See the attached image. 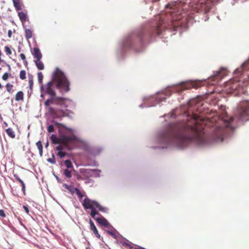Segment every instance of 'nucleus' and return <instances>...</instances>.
<instances>
[{
  "label": "nucleus",
  "mask_w": 249,
  "mask_h": 249,
  "mask_svg": "<svg viewBox=\"0 0 249 249\" xmlns=\"http://www.w3.org/2000/svg\"><path fill=\"white\" fill-rule=\"evenodd\" d=\"M223 136V129L220 126L217 127L212 136L207 137L197 129L196 126L182 124L175 125L163 132L160 135V139L163 143H174L183 147L193 142L199 145L222 142Z\"/></svg>",
  "instance_id": "obj_1"
},
{
  "label": "nucleus",
  "mask_w": 249,
  "mask_h": 249,
  "mask_svg": "<svg viewBox=\"0 0 249 249\" xmlns=\"http://www.w3.org/2000/svg\"><path fill=\"white\" fill-rule=\"evenodd\" d=\"M53 83L61 90L67 92L70 91V82L64 74L58 68H56L53 80L49 82L41 89L45 94L51 96L50 98L46 100L44 106L48 112L53 118H62L70 116L72 112L68 108L73 106L72 101L67 98L56 96L55 92L53 89Z\"/></svg>",
  "instance_id": "obj_2"
},
{
  "label": "nucleus",
  "mask_w": 249,
  "mask_h": 249,
  "mask_svg": "<svg viewBox=\"0 0 249 249\" xmlns=\"http://www.w3.org/2000/svg\"><path fill=\"white\" fill-rule=\"evenodd\" d=\"M158 18L160 20L155 26L151 27L148 31L141 30L138 32L137 35L141 41H142V38L145 36L150 37L158 36L163 31L165 27V22L160 17L158 16Z\"/></svg>",
  "instance_id": "obj_3"
},
{
  "label": "nucleus",
  "mask_w": 249,
  "mask_h": 249,
  "mask_svg": "<svg viewBox=\"0 0 249 249\" xmlns=\"http://www.w3.org/2000/svg\"><path fill=\"white\" fill-rule=\"evenodd\" d=\"M51 140L54 144H63L68 150L72 149L76 144V137L73 135L69 137L63 136L58 138L55 135H52Z\"/></svg>",
  "instance_id": "obj_4"
},
{
  "label": "nucleus",
  "mask_w": 249,
  "mask_h": 249,
  "mask_svg": "<svg viewBox=\"0 0 249 249\" xmlns=\"http://www.w3.org/2000/svg\"><path fill=\"white\" fill-rule=\"evenodd\" d=\"M82 205L86 210L91 209L90 214L95 219H96L95 218V215L98 213L96 211L95 208L98 209L99 211L102 212H105V208L100 205L97 201L91 200L88 197H86L84 199Z\"/></svg>",
  "instance_id": "obj_5"
},
{
  "label": "nucleus",
  "mask_w": 249,
  "mask_h": 249,
  "mask_svg": "<svg viewBox=\"0 0 249 249\" xmlns=\"http://www.w3.org/2000/svg\"><path fill=\"white\" fill-rule=\"evenodd\" d=\"M166 8H169V10H167V12L169 13L171 16L173 18V20L171 22L172 25L174 27L178 26V25L176 24L175 22L179 20L181 18V11H180V9L181 8V4L175 2L174 4H168L166 6Z\"/></svg>",
  "instance_id": "obj_6"
},
{
  "label": "nucleus",
  "mask_w": 249,
  "mask_h": 249,
  "mask_svg": "<svg viewBox=\"0 0 249 249\" xmlns=\"http://www.w3.org/2000/svg\"><path fill=\"white\" fill-rule=\"evenodd\" d=\"M236 115L238 119L242 121L249 120V101L245 100L240 103Z\"/></svg>",
  "instance_id": "obj_7"
},
{
  "label": "nucleus",
  "mask_w": 249,
  "mask_h": 249,
  "mask_svg": "<svg viewBox=\"0 0 249 249\" xmlns=\"http://www.w3.org/2000/svg\"><path fill=\"white\" fill-rule=\"evenodd\" d=\"M229 92L234 93L235 95L239 96L242 94H245L246 92V87L244 83L240 81L232 82L230 85Z\"/></svg>",
  "instance_id": "obj_8"
},
{
  "label": "nucleus",
  "mask_w": 249,
  "mask_h": 249,
  "mask_svg": "<svg viewBox=\"0 0 249 249\" xmlns=\"http://www.w3.org/2000/svg\"><path fill=\"white\" fill-rule=\"evenodd\" d=\"M199 87L198 84L195 82L182 83L178 86L177 91L178 92H181L182 91L191 89V88L197 89Z\"/></svg>",
  "instance_id": "obj_9"
},
{
  "label": "nucleus",
  "mask_w": 249,
  "mask_h": 249,
  "mask_svg": "<svg viewBox=\"0 0 249 249\" xmlns=\"http://www.w3.org/2000/svg\"><path fill=\"white\" fill-rule=\"evenodd\" d=\"M196 6L195 7L196 9H204L206 10L207 8H210L211 3L212 2V0H193Z\"/></svg>",
  "instance_id": "obj_10"
},
{
  "label": "nucleus",
  "mask_w": 249,
  "mask_h": 249,
  "mask_svg": "<svg viewBox=\"0 0 249 249\" xmlns=\"http://www.w3.org/2000/svg\"><path fill=\"white\" fill-rule=\"evenodd\" d=\"M249 70V59L244 63L240 68L237 69L234 72L235 73H240L241 75L243 74V71Z\"/></svg>",
  "instance_id": "obj_11"
},
{
  "label": "nucleus",
  "mask_w": 249,
  "mask_h": 249,
  "mask_svg": "<svg viewBox=\"0 0 249 249\" xmlns=\"http://www.w3.org/2000/svg\"><path fill=\"white\" fill-rule=\"evenodd\" d=\"M226 71L225 69L222 68L219 71H216L214 78L216 79H220L226 75Z\"/></svg>",
  "instance_id": "obj_12"
},
{
  "label": "nucleus",
  "mask_w": 249,
  "mask_h": 249,
  "mask_svg": "<svg viewBox=\"0 0 249 249\" xmlns=\"http://www.w3.org/2000/svg\"><path fill=\"white\" fill-rule=\"evenodd\" d=\"M89 224L90 230L93 231V233L95 234L96 237H97L98 238H100V235L98 233L97 228L95 227L93 222L91 220H89Z\"/></svg>",
  "instance_id": "obj_13"
},
{
  "label": "nucleus",
  "mask_w": 249,
  "mask_h": 249,
  "mask_svg": "<svg viewBox=\"0 0 249 249\" xmlns=\"http://www.w3.org/2000/svg\"><path fill=\"white\" fill-rule=\"evenodd\" d=\"M97 222L99 223L101 225L107 227L109 225V222L107 221V220L105 218L103 217H99V218H96L95 219Z\"/></svg>",
  "instance_id": "obj_14"
},
{
  "label": "nucleus",
  "mask_w": 249,
  "mask_h": 249,
  "mask_svg": "<svg viewBox=\"0 0 249 249\" xmlns=\"http://www.w3.org/2000/svg\"><path fill=\"white\" fill-rule=\"evenodd\" d=\"M33 54L36 59H41L42 56L40 51L38 48L33 49Z\"/></svg>",
  "instance_id": "obj_15"
},
{
  "label": "nucleus",
  "mask_w": 249,
  "mask_h": 249,
  "mask_svg": "<svg viewBox=\"0 0 249 249\" xmlns=\"http://www.w3.org/2000/svg\"><path fill=\"white\" fill-rule=\"evenodd\" d=\"M41 59H36L35 63L37 69L39 70H42L44 69V65Z\"/></svg>",
  "instance_id": "obj_16"
},
{
  "label": "nucleus",
  "mask_w": 249,
  "mask_h": 249,
  "mask_svg": "<svg viewBox=\"0 0 249 249\" xmlns=\"http://www.w3.org/2000/svg\"><path fill=\"white\" fill-rule=\"evenodd\" d=\"M18 16L20 21L22 22V23L26 21L27 18V16L26 14H25L23 12H18Z\"/></svg>",
  "instance_id": "obj_17"
},
{
  "label": "nucleus",
  "mask_w": 249,
  "mask_h": 249,
  "mask_svg": "<svg viewBox=\"0 0 249 249\" xmlns=\"http://www.w3.org/2000/svg\"><path fill=\"white\" fill-rule=\"evenodd\" d=\"M5 131L9 137L12 139H14L16 137L15 133L12 128H8L6 129Z\"/></svg>",
  "instance_id": "obj_18"
},
{
  "label": "nucleus",
  "mask_w": 249,
  "mask_h": 249,
  "mask_svg": "<svg viewBox=\"0 0 249 249\" xmlns=\"http://www.w3.org/2000/svg\"><path fill=\"white\" fill-rule=\"evenodd\" d=\"M24 94L22 91H20L17 93L15 96L16 101H22L23 100Z\"/></svg>",
  "instance_id": "obj_19"
},
{
  "label": "nucleus",
  "mask_w": 249,
  "mask_h": 249,
  "mask_svg": "<svg viewBox=\"0 0 249 249\" xmlns=\"http://www.w3.org/2000/svg\"><path fill=\"white\" fill-rule=\"evenodd\" d=\"M25 36L26 39H29L32 37L33 33L32 31L29 29H25Z\"/></svg>",
  "instance_id": "obj_20"
},
{
  "label": "nucleus",
  "mask_w": 249,
  "mask_h": 249,
  "mask_svg": "<svg viewBox=\"0 0 249 249\" xmlns=\"http://www.w3.org/2000/svg\"><path fill=\"white\" fill-rule=\"evenodd\" d=\"M36 146H37L38 150L40 156L41 157L43 155V146L41 141H38L36 143Z\"/></svg>",
  "instance_id": "obj_21"
},
{
  "label": "nucleus",
  "mask_w": 249,
  "mask_h": 249,
  "mask_svg": "<svg viewBox=\"0 0 249 249\" xmlns=\"http://www.w3.org/2000/svg\"><path fill=\"white\" fill-rule=\"evenodd\" d=\"M70 169H66L64 170L63 174L67 178H71L72 177L71 170Z\"/></svg>",
  "instance_id": "obj_22"
},
{
  "label": "nucleus",
  "mask_w": 249,
  "mask_h": 249,
  "mask_svg": "<svg viewBox=\"0 0 249 249\" xmlns=\"http://www.w3.org/2000/svg\"><path fill=\"white\" fill-rule=\"evenodd\" d=\"M64 163L67 169H73V166L70 160H67L64 161Z\"/></svg>",
  "instance_id": "obj_23"
},
{
  "label": "nucleus",
  "mask_w": 249,
  "mask_h": 249,
  "mask_svg": "<svg viewBox=\"0 0 249 249\" xmlns=\"http://www.w3.org/2000/svg\"><path fill=\"white\" fill-rule=\"evenodd\" d=\"M13 2L16 10H20L21 8L19 0H14Z\"/></svg>",
  "instance_id": "obj_24"
},
{
  "label": "nucleus",
  "mask_w": 249,
  "mask_h": 249,
  "mask_svg": "<svg viewBox=\"0 0 249 249\" xmlns=\"http://www.w3.org/2000/svg\"><path fill=\"white\" fill-rule=\"evenodd\" d=\"M74 190L75 191L79 199L81 200L84 196V195L77 188H74Z\"/></svg>",
  "instance_id": "obj_25"
},
{
  "label": "nucleus",
  "mask_w": 249,
  "mask_h": 249,
  "mask_svg": "<svg viewBox=\"0 0 249 249\" xmlns=\"http://www.w3.org/2000/svg\"><path fill=\"white\" fill-rule=\"evenodd\" d=\"M47 161L49 162L52 163V164H55L56 163L55 158V156L53 154H52V157L48 158L47 160Z\"/></svg>",
  "instance_id": "obj_26"
},
{
  "label": "nucleus",
  "mask_w": 249,
  "mask_h": 249,
  "mask_svg": "<svg viewBox=\"0 0 249 249\" xmlns=\"http://www.w3.org/2000/svg\"><path fill=\"white\" fill-rule=\"evenodd\" d=\"M5 87L6 88V90L8 92L12 93L13 92L12 89H13V86L12 85H11L10 83H7Z\"/></svg>",
  "instance_id": "obj_27"
},
{
  "label": "nucleus",
  "mask_w": 249,
  "mask_h": 249,
  "mask_svg": "<svg viewBox=\"0 0 249 249\" xmlns=\"http://www.w3.org/2000/svg\"><path fill=\"white\" fill-rule=\"evenodd\" d=\"M4 51H5L6 54L8 55H10L12 54L11 49L8 46H6L4 47Z\"/></svg>",
  "instance_id": "obj_28"
},
{
  "label": "nucleus",
  "mask_w": 249,
  "mask_h": 249,
  "mask_svg": "<svg viewBox=\"0 0 249 249\" xmlns=\"http://www.w3.org/2000/svg\"><path fill=\"white\" fill-rule=\"evenodd\" d=\"M19 77L21 80H24L26 78V71L25 70H21L20 71Z\"/></svg>",
  "instance_id": "obj_29"
},
{
  "label": "nucleus",
  "mask_w": 249,
  "mask_h": 249,
  "mask_svg": "<svg viewBox=\"0 0 249 249\" xmlns=\"http://www.w3.org/2000/svg\"><path fill=\"white\" fill-rule=\"evenodd\" d=\"M37 77H38V82H39V84H41L42 83V80H43V75L42 72H38Z\"/></svg>",
  "instance_id": "obj_30"
},
{
  "label": "nucleus",
  "mask_w": 249,
  "mask_h": 249,
  "mask_svg": "<svg viewBox=\"0 0 249 249\" xmlns=\"http://www.w3.org/2000/svg\"><path fill=\"white\" fill-rule=\"evenodd\" d=\"M59 145L56 147V150L59 151H62L65 146L62 144H58Z\"/></svg>",
  "instance_id": "obj_31"
},
{
  "label": "nucleus",
  "mask_w": 249,
  "mask_h": 249,
  "mask_svg": "<svg viewBox=\"0 0 249 249\" xmlns=\"http://www.w3.org/2000/svg\"><path fill=\"white\" fill-rule=\"evenodd\" d=\"M66 155H67V153L66 152H63V151H59L58 152V153H57V155L60 158H64Z\"/></svg>",
  "instance_id": "obj_32"
},
{
  "label": "nucleus",
  "mask_w": 249,
  "mask_h": 249,
  "mask_svg": "<svg viewBox=\"0 0 249 249\" xmlns=\"http://www.w3.org/2000/svg\"><path fill=\"white\" fill-rule=\"evenodd\" d=\"M48 131L49 133H51L54 131V126L53 125H49L47 128Z\"/></svg>",
  "instance_id": "obj_33"
},
{
  "label": "nucleus",
  "mask_w": 249,
  "mask_h": 249,
  "mask_svg": "<svg viewBox=\"0 0 249 249\" xmlns=\"http://www.w3.org/2000/svg\"><path fill=\"white\" fill-rule=\"evenodd\" d=\"M80 172L82 174H89V170L87 169H81Z\"/></svg>",
  "instance_id": "obj_34"
},
{
  "label": "nucleus",
  "mask_w": 249,
  "mask_h": 249,
  "mask_svg": "<svg viewBox=\"0 0 249 249\" xmlns=\"http://www.w3.org/2000/svg\"><path fill=\"white\" fill-rule=\"evenodd\" d=\"M8 77L9 74L7 72L4 73L2 76V79L4 81H6L8 79Z\"/></svg>",
  "instance_id": "obj_35"
},
{
  "label": "nucleus",
  "mask_w": 249,
  "mask_h": 249,
  "mask_svg": "<svg viewBox=\"0 0 249 249\" xmlns=\"http://www.w3.org/2000/svg\"><path fill=\"white\" fill-rule=\"evenodd\" d=\"M19 56H20V57L21 59L22 60H23V61H24V63H27V61H26V56H25V54H23V53H20V55H19Z\"/></svg>",
  "instance_id": "obj_36"
},
{
  "label": "nucleus",
  "mask_w": 249,
  "mask_h": 249,
  "mask_svg": "<svg viewBox=\"0 0 249 249\" xmlns=\"http://www.w3.org/2000/svg\"><path fill=\"white\" fill-rule=\"evenodd\" d=\"M22 186V190L23 191L24 195H25V185L23 181L22 180L21 182H20Z\"/></svg>",
  "instance_id": "obj_37"
},
{
  "label": "nucleus",
  "mask_w": 249,
  "mask_h": 249,
  "mask_svg": "<svg viewBox=\"0 0 249 249\" xmlns=\"http://www.w3.org/2000/svg\"><path fill=\"white\" fill-rule=\"evenodd\" d=\"M107 232L109 234L111 235L112 237H113L114 238H116V235L114 232L111 231H107Z\"/></svg>",
  "instance_id": "obj_38"
},
{
  "label": "nucleus",
  "mask_w": 249,
  "mask_h": 249,
  "mask_svg": "<svg viewBox=\"0 0 249 249\" xmlns=\"http://www.w3.org/2000/svg\"><path fill=\"white\" fill-rule=\"evenodd\" d=\"M0 216L2 217H5L6 216V214L3 210H0Z\"/></svg>",
  "instance_id": "obj_39"
},
{
  "label": "nucleus",
  "mask_w": 249,
  "mask_h": 249,
  "mask_svg": "<svg viewBox=\"0 0 249 249\" xmlns=\"http://www.w3.org/2000/svg\"><path fill=\"white\" fill-rule=\"evenodd\" d=\"M23 208L24 210H25V211L26 212V213L27 214H28L29 213V209H28V207L25 205H24L23 206Z\"/></svg>",
  "instance_id": "obj_40"
},
{
  "label": "nucleus",
  "mask_w": 249,
  "mask_h": 249,
  "mask_svg": "<svg viewBox=\"0 0 249 249\" xmlns=\"http://www.w3.org/2000/svg\"><path fill=\"white\" fill-rule=\"evenodd\" d=\"M12 31L9 30L8 31V36L9 38H11L12 37Z\"/></svg>",
  "instance_id": "obj_41"
},
{
  "label": "nucleus",
  "mask_w": 249,
  "mask_h": 249,
  "mask_svg": "<svg viewBox=\"0 0 249 249\" xmlns=\"http://www.w3.org/2000/svg\"><path fill=\"white\" fill-rule=\"evenodd\" d=\"M14 177L19 182H21L22 180L18 176L14 175Z\"/></svg>",
  "instance_id": "obj_42"
},
{
  "label": "nucleus",
  "mask_w": 249,
  "mask_h": 249,
  "mask_svg": "<svg viewBox=\"0 0 249 249\" xmlns=\"http://www.w3.org/2000/svg\"><path fill=\"white\" fill-rule=\"evenodd\" d=\"M29 85L30 87L33 86V81L32 79H30L29 80Z\"/></svg>",
  "instance_id": "obj_43"
},
{
  "label": "nucleus",
  "mask_w": 249,
  "mask_h": 249,
  "mask_svg": "<svg viewBox=\"0 0 249 249\" xmlns=\"http://www.w3.org/2000/svg\"><path fill=\"white\" fill-rule=\"evenodd\" d=\"M55 124L56 125H57L58 126H61V127H62L63 128H66L64 124H60V123H55Z\"/></svg>",
  "instance_id": "obj_44"
},
{
  "label": "nucleus",
  "mask_w": 249,
  "mask_h": 249,
  "mask_svg": "<svg viewBox=\"0 0 249 249\" xmlns=\"http://www.w3.org/2000/svg\"><path fill=\"white\" fill-rule=\"evenodd\" d=\"M67 189H68V190H69L71 192V194H73V193H74V192H73V190H71V189H70V187H69V186H68V187H67Z\"/></svg>",
  "instance_id": "obj_45"
},
{
  "label": "nucleus",
  "mask_w": 249,
  "mask_h": 249,
  "mask_svg": "<svg viewBox=\"0 0 249 249\" xmlns=\"http://www.w3.org/2000/svg\"><path fill=\"white\" fill-rule=\"evenodd\" d=\"M2 55V53H1V51H0V62H2V60H1V56Z\"/></svg>",
  "instance_id": "obj_46"
},
{
  "label": "nucleus",
  "mask_w": 249,
  "mask_h": 249,
  "mask_svg": "<svg viewBox=\"0 0 249 249\" xmlns=\"http://www.w3.org/2000/svg\"><path fill=\"white\" fill-rule=\"evenodd\" d=\"M194 119L195 121H196L197 120V116L196 115H194Z\"/></svg>",
  "instance_id": "obj_47"
},
{
  "label": "nucleus",
  "mask_w": 249,
  "mask_h": 249,
  "mask_svg": "<svg viewBox=\"0 0 249 249\" xmlns=\"http://www.w3.org/2000/svg\"><path fill=\"white\" fill-rule=\"evenodd\" d=\"M49 145V143L48 142H47V143L46 144V145H45V147H47Z\"/></svg>",
  "instance_id": "obj_48"
},
{
  "label": "nucleus",
  "mask_w": 249,
  "mask_h": 249,
  "mask_svg": "<svg viewBox=\"0 0 249 249\" xmlns=\"http://www.w3.org/2000/svg\"><path fill=\"white\" fill-rule=\"evenodd\" d=\"M7 66H8V67H9V69H10V65H7Z\"/></svg>",
  "instance_id": "obj_49"
},
{
  "label": "nucleus",
  "mask_w": 249,
  "mask_h": 249,
  "mask_svg": "<svg viewBox=\"0 0 249 249\" xmlns=\"http://www.w3.org/2000/svg\"><path fill=\"white\" fill-rule=\"evenodd\" d=\"M1 87H2V86H1V84L0 83V89H1Z\"/></svg>",
  "instance_id": "obj_50"
},
{
  "label": "nucleus",
  "mask_w": 249,
  "mask_h": 249,
  "mask_svg": "<svg viewBox=\"0 0 249 249\" xmlns=\"http://www.w3.org/2000/svg\"><path fill=\"white\" fill-rule=\"evenodd\" d=\"M1 70V68H0V71Z\"/></svg>",
  "instance_id": "obj_51"
},
{
  "label": "nucleus",
  "mask_w": 249,
  "mask_h": 249,
  "mask_svg": "<svg viewBox=\"0 0 249 249\" xmlns=\"http://www.w3.org/2000/svg\"><path fill=\"white\" fill-rule=\"evenodd\" d=\"M12 0L13 1L14 0Z\"/></svg>",
  "instance_id": "obj_52"
}]
</instances>
